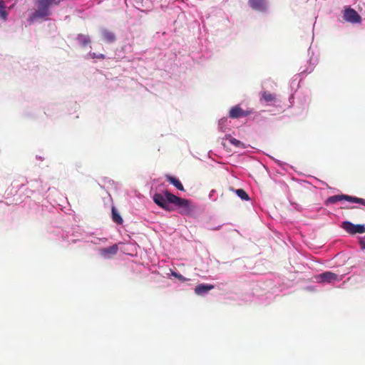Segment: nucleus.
Wrapping results in <instances>:
<instances>
[{
    "mask_svg": "<svg viewBox=\"0 0 365 365\" xmlns=\"http://www.w3.org/2000/svg\"><path fill=\"white\" fill-rule=\"evenodd\" d=\"M153 199L155 204L167 211L172 210L168 204L171 203L182 208L180 212L182 215H188L192 212V209L190 207L188 200L180 198L167 190L163 194L155 193L153 195Z\"/></svg>",
    "mask_w": 365,
    "mask_h": 365,
    "instance_id": "f257e3e1",
    "label": "nucleus"
},
{
    "mask_svg": "<svg viewBox=\"0 0 365 365\" xmlns=\"http://www.w3.org/2000/svg\"><path fill=\"white\" fill-rule=\"evenodd\" d=\"M61 0H36L35 11L29 16V21L34 23L38 20H47L51 15V7L58 6Z\"/></svg>",
    "mask_w": 365,
    "mask_h": 365,
    "instance_id": "f03ea898",
    "label": "nucleus"
},
{
    "mask_svg": "<svg viewBox=\"0 0 365 365\" xmlns=\"http://www.w3.org/2000/svg\"><path fill=\"white\" fill-rule=\"evenodd\" d=\"M317 279L319 282L327 283H332L334 282H339L341 280V278L338 274L333 273L331 272H323L317 275Z\"/></svg>",
    "mask_w": 365,
    "mask_h": 365,
    "instance_id": "7ed1b4c3",
    "label": "nucleus"
},
{
    "mask_svg": "<svg viewBox=\"0 0 365 365\" xmlns=\"http://www.w3.org/2000/svg\"><path fill=\"white\" fill-rule=\"evenodd\" d=\"M344 19L345 21L352 24H358L361 23V17L354 9L351 8H349L344 10Z\"/></svg>",
    "mask_w": 365,
    "mask_h": 365,
    "instance_id": "20e7f679",
    "label": "nucleus"
},
{
    "mask_svg": "<svg viewBox=\"0 0 365 365\" xmlns=\"http://www.w3.org/2000/svg\"><path fill=\"white\" fill-rule=\"evenodd\" d=\"M118 251V245L115 244L109 247H104L99 250L100 255L104 258H112Z\"/></svg>",
    "mask_w": 365,
    "mask_h": 365,
    "instance_id": "39448f33",
    "label": "nucleus"
},
{
    "mask_svg": "<svg viewBox=\"0 0 365 365\" xmlns=\"http://www.w3.org/2000/svg\"><path fill=\"white\" fill-rule=\"evenodd\" d=\"M251 113L250 111L243 110L239 106L232 107L229 113V116L231 118H238L243 116H247Z\"/></svg>",
    "mask_w": 365,
    "mask_h": 365,
    "instance_id": "423d86ee",
    "label": "nucleus"
},
{
    "mask_svg": "<svg viewBox=\"0 0 365 365\" xmlns=\"http://www.w3.org/2000/svg\"><path fill=\"white\" fill-rule=\"evenodd\" d=\"M249 4L253 9L260 11L267 9L265 0H249Z\"/></svg>",
    "mask_w": 365,
    "mask_h": 365,
    "instance_id": "0eeeda50",
    "label": "nucleus"
},
{
    "mask_svg": "<svg viewBox=\"0 0 365 365\" xmlns=\"http://www.w3.org/2000/svg\"><path fill=\"white\" fill-rule=\"evenodd\" d=\"M215 287L212 284H200L195 287V292L197 295H203L207 294L209 291L213 289Z\"/></svg>",
    "mask_w": 365,
    "mask_h": 365,
    "instance_id": "6e6552de",
    "label": "nucleus"
},
{
    "mask_svg": "<svg viewBox=\"0 0 365 365\" xmlns=\"http://www.w3.org/2000/svg\"><path fill=\"white\" fill-rule=\"evenodd\" d=\"M167 181H168L170 183L173 185L177 189L179 190L183 191L184 187L180 182V181L176 178L175 177L171 176V175H166L165 176Z\"/></svg>",
    "mask_w": 365,
    "mask_h": 365,
    "instance_id": "1a4fd4ad",
    "label": "nucleus"
},
{
    "mask_svg": "<svg viewBox=\"0 0 365 365\" xmlns=\"http://www.w3.org/2000/svg\"><path fill=\"white\" fill-rule=\"evenodd\" d=\"M276 100V95L271 93L268 91H263L262 93L260 101H264L266 103L274 102Z\"/></svg>",
    "mask_w": 365,
    "mask_h": 365,
    "instance_id": "9d476101",
    "label": "nucleus"
},
{
    "mask_svg": "<svg viewBox=\"0 0 365 365\" xmlns=\"http://www.w3.org/2000/svg\"><path fill=\"white\" fill-rule=\"evenodd\" d=\"M343 200H346V195H336L329 197L327 201L326 204H335L339 201H341Z\"/></svg>",
    "mask_w": 365,
    "mask_h": 365,
    "instance_id": "9b49d317",
    "label": "nucleus"
},
{
    "mask_svg": "<svg viewBox=\"0 0 365 365\" xmlns=\"http://www.w3.org/2000/svg\"><path fill=\"white\" fill-rule=\"evenodd\" d=\"M112 220L118 225H122L123 222V218L118 212L115 207H112Z\"/></svg>",
    "mask_w": 365,
    "mask_h": 365,
    "instance_id": "f8f14e48",
    "label": "nucleus"
},
{
    "mask_svg": "<svg viewBox=\"0 0 365 365\" xmlns=\"http://www.w3.org/2000/svg\"><path fill=\"white\" fill-rule=\"evenodd\" d=\"M102 35L103 39L108 43H112L115 40V35L108 31H104Z\"/></svg>",
    "mask_w": 365,
    "mask_h": 365,
    "instance_id": "ddd939ff",
    "label": "nucleus"
},
{
    "mask_svg": "<svg viewBox=\"0 0 365 365\" xmlns=\"http://www.w3.org/2000/svg\"><path fill=\"white\" fill-rule=\"evenodd\" d=\"M346 200L350 202L359 203L365 205V200L356 197L349 196L346 195Z\"/></svg>",
    "mask_w": 365,
    "mask_h": 365,
    "instance_id": "4468645a",
    "label": "nucleus"
},
{
    "mask_svg": "<svg viewBox=\"0 0 365 365\" xmlns=\"http://www.w3.org/2000/svg\"><path fill=\"white\" fill-rule=\"evenodd\" d=\"M341 227L349 233L354 234V230L355 227V225L353 223L346 221L342 223Z\"/></svg>",
    "mask_w": 365,
    "mask_h": 365,
    "instance_id": "2eb2a0df",
    "label": "nucleus"
},
{
    "mask_svg": "<svg viewBox=\"0 0 365 365\" xmlns=\"http://www.w3.org/2000/svg\"><path fill=\"white\" fill-rule=\"evenodd\" d=\"M235 192L243 200H248L250 199L247 193L243 189H237Z\"/></svg>",
    "mask_w": 365,
    "mask_h": 365,
    "instance_id": "dca6fc26",
    "label": "nucleus"
},
{
    "mask_svg": "<svg viewBox=\"0 0 365 365\" xmlns=\"http://www.w3.org/2000/svg\"><path fill=\"white\" fill-rule=\"evenodd\" d=\"M6 6L4 1L3 0H0V17L6 19L7 17V12L5 10Z\"/></svg>",
    "mask_w": 365,
    "mask_h": 365,
    "instance_id": "f3484780",
    "label": "nucleus"
},
{
    "mask_svg": "<svg viewBox=\"0 0 365 365\" xmlns=\"http://www.w3.org/2000/svg\"><path fill=\"white\" fill-rule=\"evenodd\" d=\"M78 39L80 43L83 46H86V44L91 42L90 38L88 36L79 35Z\"/></svg>",
    "mask_w": 365,
    "mask_h": 365,
    "instance_id": "a211bd4d",
    "label": "nucleus"
},
{
    "mask_svg": "<svg viewBox=\"0 0 365 365\" xmlns=\"http://www.w3.org/2000/svg\"><path fill=\"white\" fill-rule=\"evenodd\" d=\"M365 232V226L364 225H355V227L354 230V234L356 233H364Z\"/></svg>",
    "mask_w": 365,
    "mask_h": 365,
    "instance_id": "6ab92c4d",
    "label": "nucleus"
},
{
    "mask_svg": "<svg viewBox=\"0 0 365 365\" xmlns=\"http://www.w3.org/2000/svg\"><path fill=\"white\" fill-rule=\"evenodd\" d=\"M227 139L229 140V141L231 144L234 145L236 147H240L242 145V143L240 140H238L231 136H229L228 138H227Z\"/></svg>",
    "mask_w": 365,
    "mask_h": 365,
    "instance_id": "aec40b11",
    "label": "nucleus"
},
{
    "mask_svg": "<svg viewBox=\"0 0 365 365\" xmlns=\"http://www.w3.org/2000/svg\"><path fill=\"white\" fill-rule=\"evenodd\" d=\"M89 56L91 58H99V59H104L106 58L105 55L104 54H102V53H100V54H97L95 52H91L89 53Z\"/></svg>",
    "mask_w": 365,
    "mask_h": 365,
    "instance_id": "412c9836",
    "label": "nucleus"
},
{
    "mask_svg": "<svg viewBox=\"0 0 365 365\" xmlns=\"http://www.w3.org/2000/svg\"><path fill=\"white\" fill-rule=\"evenodd\" d=\"M361 246L365 247V236L364 238L361 241Z\"/></svg>",
    "mask_w": 365,
    "mask_h": 365,
    "instance_id": "4be33fe9",
    "label": "nucleus"
},
{
    "mask_svg": "<svg viewBox=\"0 0 365 365\" xmlns=\"http://www.w3.org/2000/svg\"><path fill=\"white\" fill-rule=\"evenodd\" d=\"M173 274H174L176 277H178V278H179V279L182 278V275H180V274H176V273H174Z\"/></svg>",
    "mask_w": 365,
    "mask_h": 365,
    "instance_id": "5701e85b",
    "label": "nucleus"
}]
</instances>
